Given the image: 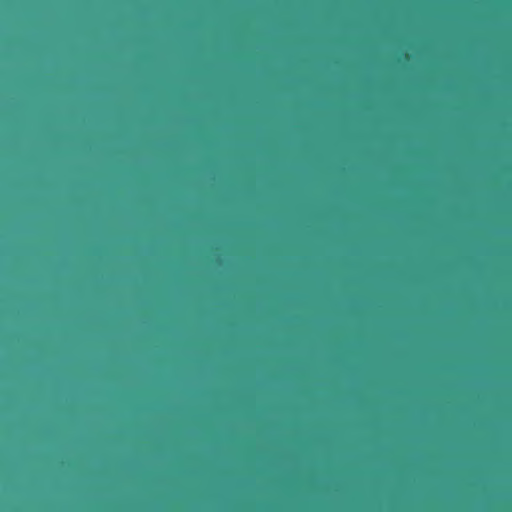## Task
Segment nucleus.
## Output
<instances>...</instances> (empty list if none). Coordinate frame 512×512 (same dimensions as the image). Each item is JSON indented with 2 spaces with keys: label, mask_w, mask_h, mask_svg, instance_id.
Here are the masks:
<instances>
[{
  "label": "nucleus",
  "mask_w": 512,
  "mask_h": 512,
  "mask_svg": "<svg viewBox=\"0 0 512 512\" xmlns=\"http://www.w3.org/2000/svg\"><path fill=\"white\" fill-rule=\"evenodd\" d=\"M393 327V320L391 316L387 315L381 322H380V328L381 330L387 332L391 330Z\"/></svg>",
  "instance_id": "3"
},
{
  "label": "nucleus",
  "mask_w": 512,
  "mask_h": 512,
  "mask_svg": "<svg viewBox=\"0 0 512 512\" xmlns=\"http://www.w3.org/2000/svg\"><path fill=\"white\" fill-rule=\"evenodd\" d=\"M381 359L408 361L409 396V512H416V358L417 354H224V359Z\"/></svg>",
  "instance_id": "2"
},
{
  "label": "nucleus",
  "mask_w": 512,
  "mask_h": 512,
  "mask_svg": "<svg viewBox=\"0 0 512 512\" xmlns=\"http://www.w3.org/2000/svg\"><path fill=\"white\" fill-rule=\"evenodd\" d=\"M409 339L406 349H221V352H417L416 350V140L408 141Z\"/></svg>",
  "instance_id": "1"
}]
</instances>
